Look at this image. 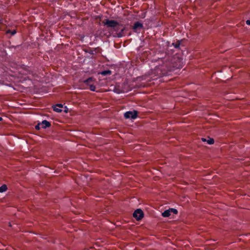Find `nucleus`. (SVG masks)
<instances>
[{"instance_id":"nucleus-1","label":"nucleus","mask_w":250,"mask_h":250,"mask_svg":"<svg viewBox=\"0 0 250 250\" xmlns=\"http://www.w3.org/2000/svg\"><path fill=\"white\" fill-rule=\"evenodd\" d=\"M103 23L104 25H106L108 27L115 28L119 24L114 20H109L106 19L103 21Z\"/></svg>"},{"instance_id":"nucleus-2","label":"nucleus","mask_w":250,"mask_h":250,"mask_svg":"<svg viewBox=\"0 0 250 250\" xmlns=\"http://www.w3.org/2000/svg\"><path fill=\"white\" fill-rule=\"evenodd\" d=\"M138 112L136 110L133 111H127L124 114V117L125 119H136L137 117Z\"/></svg>"},{"instance_id":"nucleus-3","label":"nucleus","mask_w":250,"mask_h":250,"mask_svg":"<svg viewBox=\"0 0 250 250\" xmlns=\"http://www.w3.org/2000/svg\"><path fill=\"white\" fill-rule=\"evenodd\" d=\"M133 217L137 220H141L144 216L143 211L141 209H137L133 214Z\"/></svg>"},{"instance_id":"nucleus-4","label":"nucleus","mask_w":250,"mask_h":250,"mask_svg":"<svg viewBox=\"0 0 250 250\" xmlns=\"http://www.w3.org/2000/svg\"><path fill=\"white\" fill-rule=\"evenodd\" d=\"M93 81L92 78L90 77L84 81V83L89 86V89L91 91H95L96 90V87L93 84H91V82Z\"/></svg>"},{"instance_id":"nucleus-5","label":"nucleus","mask_w":250,"mask_h":250,"mask_svg":"<svg viewBox=\"0 0 250 250\" xmlns=\"http://www.w3.org/2000/svg\"><path fill=\"white\" fill-rule=\"evenodd\" d=\"M143 25L142 23H141L138 21H137L134 23V24L133 26L132 29H133V30L135 32H136L138 28H143Z\"/></svg>"},{"instance_id":"nucleus-6","label":"nucleus","mask_w":250,"mask_h":250,"mask_svg":"<svg viewBox=\"0 0 250 250\" xmlns=\"http://www.w3.org/2000/svg\"><path fill=\"white\" fill-rule=\"evenodd\" d=\"M41 125L42 127L43 128H46V127H49L51 126L50 123L46 120L42 121L41 123Z\"/></svg>"},{"instance_id":"nucleus-7","label":"nucleus","mask_w":250,"mask_h":250,"mask_svg":"<svg viewBox=\"0 0 250 250\" xmlns=\"http://www.w3.org/2000/svg\"><path fill=\"white\" fill-rule=\"evenodd\" d=\"M171 214V212H170V209L169 208L168 209H167L165 211H164V212H163L162 214V216L164 217H167L168 216H169Z\"/></svg>"},{"instance_id":"nucleus-8","label":"nucleus","mask_w":250,"mask_h":250,"mask_svg":"<svg viewBox=\"0 0 250 250\" xmlns=\"http://www.w3.org/2000/svg\"><path fill=\"white\" fill-rule=\"evenodd\" d=\"M202 140L203 141V142L207 141V143L209 145H212L214 142V141L213 139H212V138H209L208 140H207L205 138H202Z\"/></svg>"},{"instance_id":"nucleus-9","label":"nucleus","mask_w":250,"mask_h":250,"mask_svg":"<svg viewBox=\"0 0 250 250\" xmlns=\"http://www.w3.org/2000/svg\"><path fill=\"white\" fill-rule=\"evenodd\" d=\"M99 74H101V75L103 76H105L107 75H110L111 74V71L110 70H105L101 72Z\"/></svg>"},{"instance_id":"nucleus-10","label":"nucleus","mask_w":250,"mask_h":250,"mask_svg":"<svg viewBox=\"0 0 250 250\" xmlns=\"http://www.w3.org/2000/svg\"><path fill=\"white\" fill-rule=\"evenodd\" d=\"M7 189V186L3 185L0 187V192H3L6 191Z\"/></svg>"},{"instance_id":"nucleus-11","label":"nucleus","mask_w":250,"mask_h":250,"mask_svg":"<svg viewBox=\"0 0 250 250\" xmlns=\"http://www.w3.org/2000/svg\"><path fill=\"white\" fill-rule=\"evenodd\" d=\"M155 71L157 72V75L161 76L164 74V73H163L160 70L159 66L156 67V68L155 69Z\"/></svg>"},{"instance_id":"nucleus-12","label":"nucleus","mask_w":250,"mask_h":250,"mask_svg":"<svg viewBox=\"0 0 250 250\" xmlns=\"http://www.w3.org/2000/svg\"><path fill=\"white\" fill-rule=\"evenodd\" d=\"M53 110L57 112H62V110L61 109V108L58 107V106H56V105H54L53 106Z\"/></svg>"},{"instance_id":"nucleus-13","label":"nucleus","mask_w":250,"mask_h":250,"mask_svg":"<svg viewBox=\"0 0 250 250\" xmlns=\"http://www.w3.org/2000/svg\"><path fill=\"white\" fill-rule=\"evenodd\" d=\"M171 213H173V214H176L178 213V211L176 209L171 208H169Z\"/></svg>"},{"instance_id":"nucleus-14","label":"nucleus","mask_w":250,"mask_h":250,"mask_svg":"<svg viewBox=\"0 0 250 250\" xmlns=\"http://www.w3.org/2000/svg\"><path fill=\"white\" fill-rule=\"evenodd\" d=\"M40 125H41V123L38 124L37 125H36L35 126V128H36V129H37V130H39V129H40Z\"/></svg>"},{"instance_id":"nucleus-15","label":"nucleus","mask_w":250,"mask_h":250,"mask_svg":"<svg viewBox=\"0 0 250 250\" xmlns=\"http://www.w3.org/2000/svg\"><path fill=\"white\" fill-rule=\"evenodd\" d=\"M56 106H58V107L62 108V104H57L55 105Z\"/></svg>"},{"instance_id":"nucleus-16","label":"nucleus","mask_w":250,"mask_h":250,"mask_svg":"<svg viewBox=\"0 0 250 250\" xmlns=\"http://www.w3.org/2000/svg\"><path fill=\"white\" fill-rule=\"evenodd\" d=\"M246 23L248 25H250V20H248L246 21Z\"/></svg>"},{"instance_id":"nucleus-17","label":"nucleus","mask_w":250,"mask_h":250,"mask_svg":"<svg viewBox=\"0 0 250 250\" xmlns=\"http://www.w3.org/2000/svg\"><path fill=\"white\" fill-rule=\"evenodd\" d=\"M16 33V30H15L11 32V34H12V35H15Z\"/></svg>"},{"instance_id":"nucleus-18","label":"nucleus","mask_w":250,"mask_h":250,"mask_svg":"<svg viewBox=\"0 0 250 250\" xmlns=\"http://www.w3.org/2000/svg\"><path fill=\"white\" fill-rule=\"evenodd\" d=\"M122 36L121 33H119L118 34V37H121Z\"/></svg>"},{"instance_id":"nucleus-19","label":"nucleus","mask_w":250,"mask_h":250,"mask_svg":"<svg viewBox=\"0 0 250 250\" xmlns=\"http://www.w3.org/2000/svg\"><path fill=\"white\" fill-rule=\"evenodd\" d=\"M124 30H125V28H123V29H122L121 30V31H122V32H123Z\"/></svg>"},{"instance_id":"nucleus-20","label":"nucleus","mask_w":250,"mask_h":250,"mask_svg":"<svg viewBox=\"0 0 250 250\" xmlns=\"http://www.w3.org/2000/svg\"><path fill=\"white\" fill-rule=\"evenodd\" d=\"M2 118L1 117H0V121H2Z\"/></svg>"},{"instance_id":"nucleus-21","label":"nucleus","mask_w":250,"mask_h":250,"mask_svg":"<svg viewBox=\"0 0 250 250\" xmlns=\"http://www.w3.org/2000/svg\"><path fill=\"white\" fill-rule=\"evenodd\" d=\"M179 46V44H178V45H176V46H175V47H178Z\"/></svg>"},{"instance_id":"nucleus-22","label":"nucleus","mask_w":250,"mask_h":250,"mask_svg":"<svg viewBox=\"0 0 250 250\" xmlns=\"http://www.w3.org/2000/svg\"><path fill=\"white\" fill-rule=\"evenodd\" d=\"M7 33H10V31L9 30L8 31H7Z\"/></svg>"}]
</instances>
